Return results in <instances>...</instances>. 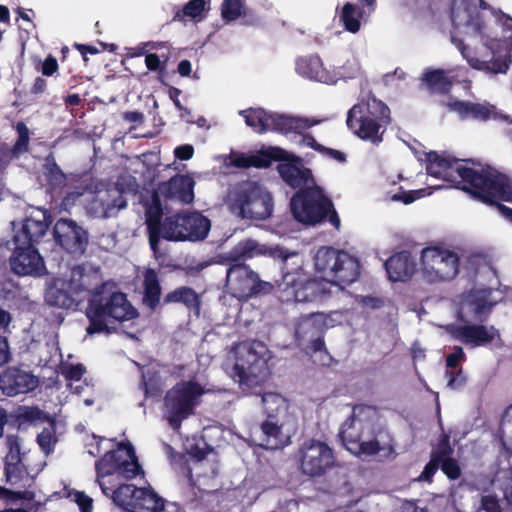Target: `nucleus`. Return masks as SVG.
<instances>
[{"instance_id":"nucleus-1","label":"nucleus","mask_w":512,"mask_h":512,"mask_svg":"<svg viewBox=\"0 0 512 512\" xmlns=\"http://www.w3.org/2000/svg\"><path fill=\"white\" fill-rule=\"evenodd\" d=\"M65 287L50 286L45 292V302L51 307L66 310H77L81 299L79 293L88 291L90 297L85 309L89 320L86 327L88 335L111 334L118 323L130 321L138 317L137 309L128 300L125 293L115 290V284L107 281L88 289L84 282L74 284L73 281L63 283Z\"/></svg>"},{"instance_id":"nucleus-2","label":"nucleus","mask_w":512,"mask_h":512,"mask_svg":"<svg viewBox=\"0 0 512 512\" xmlns=\"http://www.w3.org/2000/svg\"><path fill=\"white\" fill-rule=\"evenodd\" d=\"M314 266L322 274V278L304 277L300 273L291 272L283 274V292L291 288V292L283 298L284 301H322L331 295L333 285L344 287L360 276L359 260L348 252L333 247H320L314 258Z\"/></svg>"},{"instance_id":"nucleus-3","label":"nucleus","mask_w":512,"mask_h":512,"mask_svg":"<svg viewBox=\"0 0 512 512\" xmlns=\"http://www.w3.org/2000/svg\"><path fill=\"white\" fill-rule=\"evenodd\" d=\"M52 217L48 210L38 209L26 217L19 228L13 223V234L1 239L0 247L11 251L9 266L19 276H40L45 270L44 260L35 244L46 234Z\"/></svg>"},{"instance_id":"nucleus-4","label":"nucleus","mask_w":512,"mask_h":512,"mask_svg":"<svg viewBox=\"0 0 512 512\" xmlns=\"http://www.w3.org/2000/svg\"><path fill=\"white\" fill-rule=\"evenodd\" d=\"M391 120L390 108L370 93L349 109L346 124L361 140L379 145Z\"/></svg>"},{"instance_id":"nucleus-5","label":"nucleus","mask_w":512,"mask_h":512,"mask_svg":"<svg viewBox=\"0 0 512 512\" xmlns=\"http://www.w3.org/2000/svg\"><path fill=\"white\" fill-rule=\"evenodd\" d=\"M290 209L293 217L305 225H316L328 221L340 228V218L332 200L316 184L299 189L291 198Z\"/></svg>"},{"instance_id":"nucleus-6","label":"nucleus","mask_w":512,"mask_h":512,"mask_svg":"<svg viewBox=\"0 0 512 512\" xmlns=\"http://www.w3.org/2000/svg\"><path fill=\"white\" fill-rule=\"evenodd\" d=\"M234 371L240 387L252 389L260 386L269 375V349L258 340H245L234 346Z\"/></svg>"},{"instance_id":"nucleus-7","label":"nucleus","mask_w":512,"mask_h":512,"mask_svg":"<svg viewBox=\"0 0 512 512\" xmlns=\"http://www.w3.org/2000/svg\"><path fill=\"white\" fill-rule=\"evenodd\" d=\"M230 210L241 219L265 220L272 215L271 193L254 181L236 184L229 193Z\"/></svg>"},{"instance_id":"nucleus-8","label":"nucleus","mask_w":512,"mask_h":512,"mask_svg":"<svg viewBox=\"0 0 512 512\" xmlns=\"http://www.w3.org/2000/svg\"><path fill=\"white\" fill-rule=\"evenodd\" d=\"M299 473L310 479L324 477L336 466L334 449L325 441L305 439L293 454Z\"/></svg>"},{"instance_id":"nucleus-9","label":"nucleus","mask_w":512,"mask_h":512,"mask_svg":"<svg viewBox=\"0 0 512 512\" xmlns=\"http://www.w3.org/2000/svg\"><path fill=\"white\" fill-rule=\"evenodd\" d=\"M426 160V170L429 175L452 183L462 184L461 189L470 195L476 190L472 185H479V181L474 180L475 176L486 175L489 167L488 165L480 168L467 167L462 164L464 160L443 156L435 151L427 153Z\"/></svg>"},{"instance_id":"nucleus-10","label":"nucleus","mask_w":512,"mask_h":512,"mask_svg":"<svg viewBox=\"0 0 512 512\" xmlns=\"http://www.w3.org/2000/svg\"><path fill=\"white\" fill-rule=\"evenodd\" d=\"M204 388L200 383L188 380L177 382L164 397V414L169 425L177 430L181 423L194 414Z\"/></svg>"},{"instance_id":"nucleus-11","label":"nucleus","mask_w":512,"mask_h":512,"mask_svg":"<svg viewBox=\"0 0 512 512\" xmlns=\"http://www.w3.org/2000/svg\"><path fill=\"white\" fill-rule=\"evenodd\" d=\"M475 179L479 181V185H472L476 190L471 197L486 205L495 206L512 223V208L501 203L512 202V180L492 167H488L486 175H476Z\"/></svg>"},{"instance_id":"nucleus-12","label":"nucleus","mask_w":512,"mask_h":512,"mask_svg":"<svg viewBox=\"0 0 512 512\" xmlns=\"http://www.w3.org/2000/svg\"><path fill=\"white\" fill-rule=\"evenodd\" d=\"M210 228V220L200 212L177 213L164 219L161 238L167 241L203 240Z\"/></svg>"},{"instance_id":"nucleus-13","label":"nucleus","mask_w":512,"mask_h":512,"mask_svg":"<svg viewBox=\"0 0 512 512\" xmlns=\"http://www.w3.org/2000/svg\"><path fill=\"white\" fill-rule=\"evenodd\" d=\"M421 269L430 282L451 280L458 274L459 257L447 249L426 247L421 254Z\"/></svg>"},{"instance_id":"nucleus-14","label":"nucleus","mask_w":512,"mask_h":512,"mask_svg":"<svg viewBox=\"0 0 512 512\" xmlns=\"http://www.w3.org/2000/svg\"><path fill=\"white\" fill-rule=\"evenodd\" d=\"M491 8L484 0H451L450 19L454 29H466L468 35L483 33L484 21L480 10Z\"/></svg>"},{"instance_id":"nucleus-15","label":"nucleus","mask_w":512,"mask_h":512,"mask_svg":"<svg viewBox=\"0 0 512 512\" xmlns=\"http://www.w3.org/2000/svg\"><path fill=\"white\" fill-rule=\"evenodd\" d=\"M226 281L227 285L241 297L268 292L272 288L270 283L260 280L259 275L245 263L229 262Z\"/></svg>"},{"instance_id":"nucleus-16","label":"nucleus","mask_w":512,"mask_h":512,"mask_svg":"<svg viewBox=\"0 0 512 512\" xmlns=\"http://www.w3.org/2000/svg\"><path fill=\"white\" fill-rule=\"evenodd\" d=\"M327 327V316L322 312H312L301 316L295 327V339L299 346H305L313 352L325 348L324 331Z\"/></svg>"},{"instance_id":"nucleus-17","label":"nucleus","mask_w":512,"mask_h":512,"mask_svg":"<svg viewBox=\"0 0 512 512\" xmlns=\"http://www.w3.org/2000/svg\"><path fill=\"white\" fill-rule=\"evenodd\" d=\"M443 329L452 339L472 348L487 346L500 338L499 330L493 325L450 323Z\"/></svg>"},{"instance_id":"nucleus-18","label":"nucleus","mask_w":512,"mask_h":512,"mask_svg":"<svg viewBox=\"0 0 512 512\" xmlns=\"http://www.w3.org/2000/svg\"><path fill=\"white\" fill-rule=\"evenodd\" d=\"M55 242L67 253L81 256L88 246V232L71 219L60 218L54 225Z\"/></svg>"},{"instance_id":"nucleus-19","label":"nucleus","mask_w":512,"mask_h":512,"mask_svg":"<svg viewBox=\"0 0 512 512\" xmlns=\"http://www.w3.org/2000/svg\"><path fill=\"white\" fill-rule=\"evenodd\" d=\"M372 411V406L356 404L352 408L351 415L341 425L338 436L350 452L355 451L356 446L362 441V431L365 426L363 417Z\"/></svg>"},{"instance_id":"nucleus-20","label":"nucleus","mask_w":512,"mask_h":512,"mask_svg":"<svg viewBox=\"0 0 512 512\" xmlns=\"http://www.w3.org/2000/svg\"><path fill=\"white\" fill-rule=\"evenodd\" d=\"M127 206L122 192L113 189L97 193L86 204V212L92 218L106 219Z\"/></svg>"},{"instance_id":"nucleus-21","label":"nucleus","mask_w":512,"mask_h":512,"mask_svg":"<svg viewBox=\"0 0 512 512\" xmlns=\"http://www.w3.org/2000/svg\"><path fill=\"white\" fill-rule=\"evenodd\" d=\"M38 384L32 372L19 367H8L0 375V388L9 397L33 391Z\"/></svg>"},{"instance_id":"nucleus-22","label":"nucleus","mask_w":512,"mask_h":512,"mask_svg":"<svg viewBox=\"0 0 512 512\" xmlns=\"http://www.w3.org/2000/svg\"><path fill=\"white\" fill-rule=\"evenodd\" d=\"M296 71L302 77L325 84H335L338 80L335 70L325 68L322 59L317 54L298 58Z\"/></svg>"},{"instance_id":"nucleus-23","label":"nucleus","mask_w":512,"mask_h":512,"mask_svg":"<svg viewBox=\"0 0 512 512\" xmlns=\"http://www.w3.org/2000/svg\"><path fill=\"white\" fill-rule=\"evenodd\" d=\"M162 203L159 194L154 191L150 202L145 209V223L147 226L148 240L153 252L158 251L160 239L164 233V220Z\"/></svg>"},{"instance_id":"nucleus-24","label":"nucleus","mask_w":512,"mask_h":512,"mask_svg":"<svg viewBox=\"0 0 512 512\" xmlns=\"http://www.w3.org/2000/svg\"><path fill=\"white\" fill-rule=\"evenodd\" d=\"M194 180L188 175H175L159 186L161 194L172 200L189 204L194 199Z\"/></svg>"},{"instance_id":"nucleus-25","label":"nucleus","mask_w":512,"mask_h":512,"mask_svg":"<svg viewBox=\"0 0 512 512\" xmlns=\"http://www.w3.org/2000/svg\"><path fill=\"white\" fill-rule=\"evenodd\" d=\"M388 278L393 282L408 281L415 272L416 264L409 251H401L390 256L384 263Z\"/></svg>"},{"instance_id":"nucleus-26","label":"nucleus","mask_w":512,"mask_h":512,"mask_svg":"<svg viewBox=\"0 0 512 512\" xmlns=\"http://www.w3.org/2000/svg\"><path fill=\"white\" fill-rule=\"evenodd\" d=\"M260 432L258 445L263 449H281L290 442L289 437H283L282 424L279 423L276 415H267L265 421L260 425Z\"/></svg>"},{"instance_id":"nucleus-27","label":"nucleus","mask_w":512,"mask_h":512,"mask_svg":"<svg viewBox=\"0 0 512 512\" xmlns=\"http://www.w3.org/2000/svg\"><path fill=\"white\" fill-rule=\"evenodd\" d=\"M52 415L37 406L20 405L10 413V425L17 430L40 426Z\"/></svg>"},{"instance_id":"nucleus-28","label":"nucleus","mask_w":512,"mask_h":512,"mask_svg":"<svg viewBox=\"0 0 512 512\" xmlns=\"http://www.w3.org/2000/svg\"><path fill=\"white\" fill-rule=\"evenodd\" d=\"M449 111L457 113L461 120L473 119L485 122L493 114L492 108L482 103L453 99L446 103Z\"/></svg>"},{"instance_id":"nucleus-29","label":"nucleus","mask_w":512,"mask_h":512,"mask_svg":"<svg viewBox=\"0 0 512 512\" xmlns=\"http://www.w3.org/2000/svg\"><path fill=\"white\" fill-rule=\"evenodd\" d=\"M16 131L18 138L12 147L6 143L0 144V167H7L14 159H18L29 150L30 137L26 124L17 123Z\"/></svg>"},{"instance_id":"nucleus-30","label":"nucleus","mask_w":512,"mask_h":512,"mask_svg":"<svg viewBox=\"0 0 512 512\" xmlns=\"http://www.w3.org/2000/svg\"><path fill=\"white\" fill-rule=\"evenodd\" d=\"M114 454V462L117 466L118 474L127 478H133L139 474L141 466L135 456L134 448L131 443H119L117 450L108 451Z\"/></svg>"},{"instance_id":"nucleus-31","label":"nucleus","mask_w":512,"mask_h":512,"mask_svg":"<svg viewBox=\"0 0 512 512\" xmlns=\"http://www.w3.org/2000/svg\"><path fill=\"white\" fill-rule=\"evenodd\" d=\"M142 303L151 311H155L161 304L162 288L158 273L153 268H147L143 273Z\"/></svg>"},{"instance_id":"nucleus-32","label":"nucleus","mask_w":512,"mask_h":512,"mask_svg":"<svg viewBox=\"0 0 512 512\" xmlns=\"http://www.w3.org/2000/svg\"><path fill=\"white\" fill-rule=\"evenodd\" d=\"M277 169L283 181L292 188H305L309 181L315 184L312 171L304 166L286 162L279 164Z\"/></svg>"},{"instance_id":"nucleus-33","label":"nucleus","mask_w":512,"mask_h":512,"mask_svg":"<svg viewBox=\"0 0 512 512\" xmlns=\"http://www.w3.org/2000/svg\"><path fill=\"white\" fill-rule=\"evenodd\" d=\"M420 81L421 85L431 94L446 95L451 91L453 86L448 72L443 69H426Z\"/></svg>"},{"instance_id":"nucleus-34","label":"nucleus","mask_w":512,"mask_h":512,"mask_svg":"<svg viewBox=\"0 0 512 512\" xmlns=\"http://www.w3.org/2000/svg\"><path fill=\"white\" fill-rule=\"evenodd\" d=\"M42 175L44 177L46 187L51 191L62 189L67 185L68 177L57 164L53 152H50L44 158Z\"/></svg>"},{"instance_id":"nucleus-35","label":"nucleus","mask_w":512,"mask_h":512,"mask_svg":"<svg viewBox=\"0 0 512 512\" xmlns=\"http://www.w3.org/2000/svg\"><path fill=\"white\" fill-rule=\"evenodd\" d=\"M162 304H182L188 310H195L198 312L200 310L201 301L200 296L194 289L188 286H180L166 293L163 297Z\"/></svg>"},{"instance_id":"nucleus-36","label":"nucleus","mask_w":512,"mask_h":512,"mask_svg":"<svg viewBox=\"0 0 512 512\" xmlns=\"http://www.w3.org/2000/svg\"><path fill=\"white\" fill-rule=\"evenodd\" d=\"M165 500L152 488H139L134 509L144 512H164Z\"/></svg>"},{"instance_id":"nucleus-37","label":"nucleus","mask_w":512,"mask_h":512,"mask_svg":"<svg viewBox=\"0 0 512 512\" xmlns=\"http://www.w3.org/2000/svg\"><path fill=\"white\" fill-rule=\"evenodd\" d=\"M263 246L256 240L245 239L238 242L234 248L229 252L227 261L244 263L245 260L251 259L257 255L263 254Z\"/></svg>"},{"instance_id":"nucleus-38","label":"nucleus","mask_w":512,"mask_h":512,"mask_svg":"<svg viewBox=\"0 0 512 512\" xmlns=\"http://www.w3.org/2000/svg\"><path fill=\"white\" fill-rule=\"evenodd\" d=\"M239 114L245 119V123L254 132L264 134L268 132V122L270 112L263 108H248L241 110Z\"/></svg>"},{"instance_id":"nucleus-39","label":"nucleus","mask_w":512,"mask_h":512,"mask_svg":"<svg viewBox=\"0 0 512 512\" xmlns=\"http://www.w3.org/2000/svg\"><path fill=\"white\" fill-rule=\"evenodd\" d=\"M113 458V453L106 452L95 462L96 482L100 486L102 493L105 496H109L110 487L105 485L103 478L106 476L118 474L117 466Z\"/></svg>"},{"instance_id":"nucleus-40","label":"nucleus","mask_w":512,"mask_h":512,"mask_svg":"<svg viewBox=\"0 0 512 512\" xmlns=\"http://www.w3.org/2000/svg\"><path fill=\"white\" fill-rule=\"evenodd\" d=\"M510 63L511 59L507 54L504 56L493 55L492 59L489 61L480 60L478 58H472L469 60V64L474 69L491 72L493 74H505L509 69Z\"/></svg>"},{"instance_id":"nucleus-41","label":"nucleus","mask_w":512,"mask_h":512,"mask_svg":"<svg viewBox=\"0 0 512 512\" xmlns=\"http://www.w3.org/2000/svg\"><path fill=\"white\" fill-rule=\"evenodd\" d=\"M138 490L139 487H136L133 484H121L114 490L110 488L108 497L111 498L113 503L119 507H134Z\"/></svg>"},{"instance_id":"nucleus-42","label":"nucleus","mask_w":512,"mask_h":512,"mask_svg":"<svg viewBox=\"0 0 512 512\" xmlns=\"http://www.w3.org/2000/svg\"><path fill=\"white\" fill-rule=\"evenodd\" d=\"M46 423L48 426L44 427L42 431L37 435L36 441L41 451L45 455H49L54 450V447L58 442V438L56 436L57 423L53 415L46 421Z\"/></svg>"},{"instance_id":"nucleus-43","label":"nucleus","mask_w":512,"mask_h":512,"mask_svg":"<svg viewBox=\"0 0 512 512\" xmlns=\"http://www.w3.org/2000/svg\"><path fill=\"white\" fill-rule=\"evenodd\" d=\"M364 14L362 7L347 2L341 11L340 20L345 29L351 33H356L360 30V20Z\"/></svg>"},{"instance_id":"nucleus-44","label":"nucleus","mask_w":512,"mask_h":512,"mask_svg":"<svg viewBox=\"0 0 512 512\" xmlns=\"http://www.w3.org/2000/svg\"><path fill=\"white\" fill-rule=\"evenodd\" d=\"M209 2L205 0H190L181 9H178L173 17L174 21H184L186 18L195 19L200 17L207 9L209 10Z\"/></svg>"},{"instance_id":"nucleus-45","label":"nucleus","mask_w":512,"mask_h":512,"mask_svg":"<svg viewBox=\"0 0 512 512\" xmlns=\"http://www.w3.org/2000/svg\"><path fill=\"white\" fill-rule=\"evenodd\" d=\"M262 405L266 415H276L287 410L284 397L275 392L264 393L261 397Z\"/></svg>"},{"instance_id":"nucleus-46","label":"nucleus","mask_w":512,"mask_h":512,"mask_svg":"<svg viewBox=\"0 0 512 512\" xmlns=\"http://www.w3.org/2000/svg\"><path fill=\"white\" fill-rule=\"evenodd\" d=\"M244 10L243 0H223L221 4V16L226 22L237 20Z\"/></svg>"},{"instance_id":"nucleus-47","label":"nucleus","mask_w":512,"mask_h":512,"mask_svg":"<svg viewBox=\"0 0 512 512\" xmlns=\"http://www.w3.org/2000/svg\"><path fill=\"white\" fill-rule=\"evenodd\" d=\"M268 131H275L283 134L292 132V116L270 112Z\"/></svg>"},{"instance_id":"nucleus-48","label":"nucleus","mask_w":512,"mask_h":512,"mask_svg":"<svg viewBox=\"0 0 512 512\" xmlns=\"http://www.w3.org/2000/svg\"><path fill=\"white\" fill-rule=\"evenodd\" d=\"M171 52L148 53L145 57V64L149 71L163 73L168 65Z\"/></svg>"},{"instance_id":"nucleus-49","label":"nucleus","mask_w":512,"mask_h":512,"mask_svg":"<svg viewBox=\"0 0 512 512\" xmlns=\"http://www.w3.org/2000/svg\"><path fill=\"white\" fill-rule=\"evenodd\" d=\"M453 452L454 449L450 444L449 435L442 434L436 447L432 449L430 458L436 459L437 462L441 463L444 460L452 457Z\"/></svg>"},{"instance_id":"nucleus-50","label":"nucleus","mask_w":512,"mask_h":512,"mask_svg":"<svg viewBox=\"0 0 512 512\" xmlns=\"http://www.w3.org/2000/svg\"><path fill=\"white\" fill-rule=\"evenodd\" d=\"M6 445L8 447V453L5 457V461H11V464H21V445L20 438L15 434L6 435Z\"/></svg>"},{"instance_id":"nucleus-51","label":"nucleus","mask_w":512,"mask_h":512,"mask_svg":"<svg viewBox=\"0 0 512 512\" xmlns=\"http://www.w3.org/2000/svg\"><path fill=\"white\" fill-rule=\"evenodd\" d=\"M233 164L236 167L240 168H249V167H267L269 166V160H265L262 156L259 155H238L233 159Z\"/></svg>"},{"instance_id":"nucleus-52","label":"nucleus","mask_w":512,"mask_h":512,"mask_svg":"<svg viewBox=\"0 0 512 512\" xmlns=\"http://www.w3.org/2000/svg\"><path fill=\"white\" fill-rule=\"evenodd\" d=\"M445 377L448 380L447 387L452 390L462 388L467 382V377L464 374L463 368L447 369L445 372Z\"/></svg>"},{"instance_id":"nucleus-53","label":"nucleus","mask_w":512,"mask_h":512,"mask_svg":"<svg viewBox=\"0 0 512 512\" xmlns=\"http://www.w3.org/2000/svg\"><path fill=\"white\" fill-rule=\"evenodd\" d=\"M440 469L444 473V475L451 481H455L460 478L462 474V469L458 460L453 457H450L443 462L440 463Z\"/></svg>"},{"instance_id":"nucleus-54","label":"nucleus","mask_w":512,"mask_h":512,"mask_svg":"<svg viewBox=\"0 0 512 512\" xmlns=\"http://www.w3.org/2000/svg\"><path fill=\"white\" fill-rule=\"evenodd\" d=\"M382 449L384 448L381 447L379 441L377 439H372L369 441H360L356 446L355 451H352V453L357 455L374 456Z\"/></svg>"},{"instance_id":"nucleus-55","label":"nucleus","mask_w":512,"mask_h":512,"mask_svg":"<svg viewBox=\"0 0 512 512\" xmlns=\"http://www.w3.org/2000/svg\"><path fill=\"white\" fill-rule=\"evenodd\" d=\"M426 195V189L400 191L392 196L394 201H400L404 204H411L414 201L424 197Z\"/></svg>"},{"instance_id":"nucleus-56","label":"nucleus","mask_w":512,"mask_h":512,"mask_svg":"<svg viewBox=\"0 0 512 512\" xmlns=\"http://www.w3.org/2000/svg\"><path fill=\"white\" fill-rule=\"evenodd\" d=\"M466 360V354L461 346H455L453 351L446 356L447 369H458L462 368L459 366L460 362Z\"/></svg>"},{"instance_id":"nucleus-57","label":"nucleus","mask_w":512,"mask_h":512,"mask_svg":"<svg viewBox=\"0 0 512 512\" xmlns=\"http://www.w3.org/2000/svg\"><path fill=\"white\" fill-rule=\"evenodd\" d=\"M21 464H11V461H5L4 475L6 482L15 485L21 478Z\"/></svg>"},{"instance_id":"nucleus-58","label":"nucleus","mask_w":512,"mask_h":512,"mask_svg":"<svg viewBox=\"0 0 512 512\" xmlns=\"http://www.w3.org/2000/svg\"><path fill=\"white\" fill-rule=\"evenodd\" d=\"M439 468L440 463L437 462L436 459L430 458L429 462L425 465L423 471L418 477V480L432 483L433 477Z\"/></svg>"},{"instance_id":"nucleus-59","label":"nucleus","mask_w":512,"mask_h":512,"mask_svg":"<svg viewBox=\"0 0 512 512\" xmlns=\"http://www.w3.org/2000/svg\"><path fill=\"white\" fill-rule=\"evenodd\" d=\"M85 372L86 369L83 366V364L78 363L75 365L68 366L65 370H63L62 374L67 380L79 381L83 377Z\"/></svg>"},{"instance_id":"nucleus-60","label":"nucleus","mask_w":512,"mask_h":512,"mask_svg":"<svg viewBox=\"0 0 512 512\" xmlns=\"http://www.w3.org/2000/svg\"><path fill=\"white\" fill-rule=\"evenodd\" d=\"M320 123V120L311 119L307 117H294L292 116V131L299 132L300 130L308 129Z\"/></svg>"},{"instance_id":"nucleus-61","label":"nucleus","mask_w":512,"mask_h":512,"mask_svg":"<svg viewBox=\"0 0 512 512\" xmlns=\"http://www.w3.org/2000/svg\"><path fill=\"white\" fill-rule=\"evenodd\" d=\"M75 502L81 512H93V499L85 492L77 491L75 493Z\"/></svg>"},{"instance_id":"nucleus-62","label":"nucleus","mask_w":512,"mask_h":512,"mask_svg":"<svg viewBox=\"0 0 512 512\" xmlns=\"http://www.w3.org/2000/svg\"><path fill=\"white\" fill-rule=\"evenodd\" d=\"M58 69L59 65L57 59L52 55H48L41 64V73L46 77L53 76Z\"/></svg>"},{"instance_id":"nucleus-63","label":"nucleus","mask_w":512,"mask_h":512,"mask_svg":"<svg viewBox=\"0 0 512 512\" xmlns=\"http://www.w3.org/2000/svg\"><path fill=\"white\" fill-rule=\"evenodd\" d=\"M510 409H512V405L510 406ZM501 431L503 433V437L506 439V448L510 453H512V417L503 418L501 423Z\"/></svg>"},{"instance_id":"nucleus-64","label":"nucleus","mask_w":512,"mask_h":512,"mask_svg":"<svg viewBox=\"0 0 512 512\" xmlns=\"http://www.w3.org/2000/svg\"><path fill=\"white\" fill-rule=\"evenodd\" d=\"M481 508L486 512H501L499 500L494 495H485L481 498Z\"/></svg>"}]
</instances>
